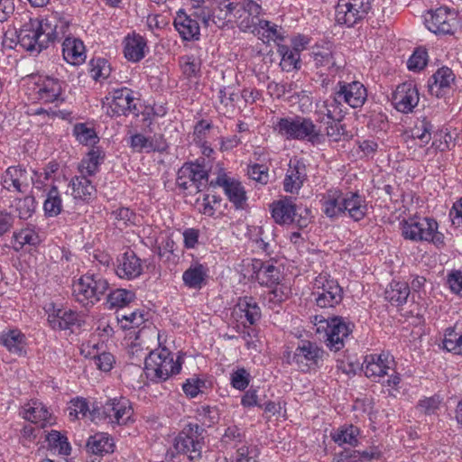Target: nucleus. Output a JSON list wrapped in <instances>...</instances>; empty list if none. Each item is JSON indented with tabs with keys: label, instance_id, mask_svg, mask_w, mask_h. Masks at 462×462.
<instances>
[{
	"label": "nucleus",
	"instance_id": "nucleus-1",
	"mask_svg": "<svg viewBox=\"0 0 462 462\" xmlns=\"http://www.w3.org/2000/svg\"><path fill=\"white\" fill-rule=\"evenodd\" d=\"M69 25L70 21L59 13L42 18H30L15 32L17 43L27 51L40 53L50 44L62 40Z\"/></svg>",
	"mask_w": 462,
	"mask_h": 462
},
{
	"label": "nucleus",
	"instance_id": "nucleus-2",
	"mask_svg": "<svg viewBox=\"0 0 462 462\" xmlns=\"http://www.w3.org/2000/svg\"><path fill=\"white\" fill-rule=\"evenodd\" d=\"M333 43L321 40L312 47L310 57L319 80L323 88L328 89L337 76L345 69L346 62L338 59V54L333 50Z\"/></svg>",
	"mask_w": 462,
	"mask_h": 462
},
{
	"label": "nucleus",
	"instance_id": "nucleus-3",
	"mask_svg": "<svg viewBox=\"0 0 462 462\" xmlns=\"http://www.w3.org/2000/svg\"><path fill=\"white\" fill-rule=\"evenodd\" d=\"M274 131L287 140H307L320 144L325 137L310 118L303 116L282 117L273 125Z\"/></svg>",
	"mask_w": 462,
	"mask_h": 462
},
{
	"label": "nucleus",
	"instance_id": "nucleus-4",
	"mask_svg": "<svg viewBox=\"0 0 462 462\" xmlns=\"http://www.w3.org/2000/svg\"><path fill=\"white\" fill-rule=\"evenodd\" d=\"M180 363L173 360L171 353L166 347L151 351L144 361V373L152 382L166 381L171 374H179Z\"/></svg>",
	"mask_w": 462,
	"mask_h": 462
},
{
	"label": "nucleus",
	"instance_id": "nucleus-5",
	"mask_svg": "<svg viewBox=\"0 0 462 462\" xmlns=\"http://www.w3.org/2000/svg\"><path fill=\"white\" fill-rule=\"evenodd\" d=\"M109 288L108 282L97 273H86L72 284V296L88 307L99 301Z\"/></svg>",
	"mask_w": 462,
	"mask_h": 462
},
{
	"label": "nucleus",
	"instance_id": "nucleus-6",
	"mask_svg": "<svg viewBox=\"0 0 462 462\" xmlns=\"http://www.w3.org/2000/svg\"><path fill=\"white\" fill-rule=\"evenodd\" d=\"M270 208L273 218L279 225L295 224L298 227L303 228L310 223V210L296 205L291 197L274 201Z\"/></svg>",
	"mask_w": 462,
	"mask_h": 462
},
{
	"label": "nucleus",
	"instance_id": "nucleus-7",
	"mask_svg": "<svg viewBox=\"0 0 462 462\" xmlns=\"http://www.w3.org/2000/svg\"><path fill=\"white\" fill-rule=\"evenodd\" d=\"M205 430L197 423H189L174 439L173 448L179 454L187 455L189 460L201 457Z\"/></svg>",
	"mask_w": 462,
	"mask_h": 462
},
{
	"label": "nucleus",
	"instance_id": "nucleus-8",
	"mask_svg": "<svg viewBox=\"0 0 462 462\" xmlns=\"http://www.w3.org/2000/svg\"><path fill=\"white\" fill-rule=\"evenodd\" d=\"M312 295L317 306L332 308L342 301L343 289L328 273H321L313 281Z\"/></svg>",
	"mask_w": 462,
	"mask_h": 462
},
{
	"label": "nucleus",
	"instance_id": "nucleus-9",
	"mask_svg": "<svg viewBox=\"0 0 462 462\" xmlns=\"http://www.w3.org/2000/svg\"><path fill=\"white\" fill-rule=\"evenodd\" d=\"M130 402L125 398H114L106 401L105 404L93 407L89 412L91 420H108L109 423L117 425L126 424L133 415Z\"/></svg>",
	"mask_w": 462,
	"mask_h": 462
},
{
	"label": "nucleus",
	"instance_id": "nucleus-10",
	"mask_svg": "<svg viewBox=\"0 0 462 462\" xmlns=\"http://www.w3.org/2000/svg\"><path fill=\"white\" fill-rule=\"evenodd\" d=\"M324 355L325 351L315 342L301 340L292 355L288 353L287 363L295 365L299 370L307 373L319 366V362L322 361Z\"/></svg>",
	"mask_w": 462,
	"mask_h": 462
},
{
	"label": "nucleus",
	"instance_id": "nucleus-11",
	"mask_svg": "<svg viewBox=\"0 0 462 462\" xmlns=\"http://www.w3.org/2000/svg\"><path fill=\"white\" fill-rule=\"evenodd\" d=\"M371 9L370 0H338L335 8V20L347 27L362 20Z\"/></svg>",
	"mask_w": 462,
	"mask_h": 462
},
{
	"label": "nucleus",
	"instance_id": "nucleus-12",
	"mask_svg": "<svg viewBox=\"0 0 462 462\" xmlns=\"http://www.w3.org/2000/svg\"><path fill=\"white\" fill-rule=\"evenodd\" d=\"M176 182L184 190L193 186L200 192L208 184V171L198 162H186L179 169Z\"/></svg>",
	"mask_w": 462,
	"mask_h": 462
},
{
	"label": "nucleus",
	"instance_id": "nucleus-13",
	"mask_svg": "<svg viewBox=\"0 0 462 462\" xmlns=\"http://www.w3.org/2000/svg\"><path fill=\"white\" fill-rule=\"evenodd\" d=\"M325 322L326 345L331 351L337 352L345 346V341L353 332L355 325L340 316L328 318Z\"/></svg>",
	"mask_w": 462,
	"mask_h": 462
},
{
	"label": "nucleus",
	"instance_id": "nucleus-14",
	"mask_svg": "<svg viewBox=\"0 0 462 462\" xmlns=\"http://www.w3.org/2000/svg\"><path fill=\"white\" fill-rule=\"evenodd\" d=\"M457 18L456 11L447 7H439L429 13V17L425 19V24L435 34L452 35L457 29Z\"/></svg>",
	"mask_w": 462,
	"mask_h": 462
},
{
	"label": "nucleus",
	"instance_id": "nucleus-15",
	"mask_svg": "<svg viewBox=\"0 0 462 462\" xmlns=\"http://www.w3.org/2000/svg\"><path fill=\"white\" fill-rule=\"evenodd\" d=\"M210 187H221L224 189L228 200L236 208H244L247 196L242 183L234 178L229 177L224 169H220L216 180L209 182Z\"/></svg>",
	"mask_w": 462,
	"mask_h": 462
},
{
	"label": "nucleus",
	"instance_id": "nucleus-16",
	"mask_svg": "<svg viewBox=\"0 0 462 462\" xmlns=\"http://www.w3.org/2000/svg\"><path fill=\"white\" fill-rule=\"evenodd\" d=\"M436 220L430 217H412L402 223V235L405 239L422 241L431 238Z\"/></svg>",
	"mask_w": 462,
	"mask_h": 462
},
{
	"label": "nucleus",
	"instance_id": "nucleus-17",
	"mask_svg": "<svg viewBox=\"0 0 462 462\" xmlns=\"http://www.w3.org/2000/svg\"><path fill=\"white\" fill-rule=\"evenodd\" d=\"M111 102L106 114L110 116H127L134 114L137 116V107L134 103L133 91L127 88L115 89L111 93Z\"/></svg>",
	"mask_w": 462,
	"mask_h": 462
},
{
	"label": "nucleus",
	"instance_id": "nucleus-18",
	"mask_svg": "<svg viewBox=\"0 0 462 462\" xmlns=\"http://www.w3.org/2000/svg\"><path fill=\"white\" fill-rule=\"evenodd\" d=\"M419 92L411 81L400 84L392 96L394 107L404 114L410 113L419 103Z\"/></svg>",
	"mask_w": 462,
	"mask_h": 462
},
{
	"label": "nucleus",
	"instance_id": "nucleus-19",
	"mask_svg": "<svg viewBox=\"0 0 462 462\" xmlns=\"http://www.w3.org/2000/svg\"><path fill=\"white\" fill-rule=\"evenodd\" d=\"M335 91L337 97L353 108L361 107L367 98L366 88L359 81L347 83L340 80Z\"/></svg>",
	"mask_w": 462,
	"mask_h": 462
},
{
	"label": "nucleus",
	"instance_id": "nucleus-20",
	"mask_svg": "<svg viewBox=\"0 0 462 462\" xmlns=\"http://www.w3.org/2000/svg\"><path fill=\"white\" fill-rule=\"evenodd\" d=\"M393 359L388 354H372L365 356L363 369L366 377L374 382L381 383V379L388 374L389 370H393L390 364Z\"/></svg>",
	"mask_w": 462,
	"mask_h": 462
},
{
	"label": "nucleus",
	"instance_id": "nucleus-21",
	"mask_svg": "<svg viewBox=\"0 0 462 462\" xmlns=\"http://www.w3.org/2000/svg\"><path fill=\"white\" fill-rule=\"evenodd\" d=\"M116 273L121 279H135L143 273L142 260L134 251H126L117 259Z\"/></svg>",
	"mask_w": 462,
	"mask_h": 462
},
{
	"label": "nucleus",
	"instance_id": "nucleus-22",
	"mask_svg": "<svg viewBox=\"0 0 462 462\" xmlns=\"http://www.w3.org/2000/svg\"><path fill=\"white\" fill-rule=\"evenodd\" d=\"M252 277L261 285L273 287L278 285L281 279V272L278 267L270 263H264L261 260H253Z\"/></svg>",
	"mask_w": 462,
	"mask_h": 462
},
{
	"label": "nucleus",
	"instance_id": "nucleus-23",
	"mask_svg": "<svg viewBox=\"0 0 462 462\" xmlns=\"http://www.w3.org/2000/svg\"><path fill=\"white\" fill-rule=\"evenodd\" d=\"M307 179L305 163L299 160L291 161L283 180V189L286 192H298Z\"/></svg>",
	"mask_w": 462,
	"mask_h": 462
},
{
	"label": "nucleus",
	"instance_id": "nucleus-24",
	"mask_svg": "<svg viewBox=\"0 0 462 462\" xmlns=\"http://www.w3.org/2000/svg\"><path fill=\"white\" fill-rule=\"evenodd\" d=\"M455 75L448 67L439 68L429 79L428 88L430 95L442 97L451 88Z\"/></svg>",
	"mask_w": 462,
	"mask_h": 462
},
{
	"label": "nucleus",
	"instance_id": "nucleus-25",
	"mask_svg": "<svg viewBox=\"0 0 462 462\" xmlns=\"http://www.w3.org/2000/svg\"><path fill=\"white\" fill-rule=\"evenodd\" d=\"M62 55L64 60L71 65H79L86 60L85 46L83 42L78 38L71 37L69 30L62 37Z\"/></svg>",
	"mask_w": 462,
	"mask_h": 462
},
{
	"label": "nucleus",
	"instance_id": "nucleus-26",
	"mask_svg": "<svg viewBox=\"0 0 462 462\" xmlns=\"http://www.w3.org/2000/svg\"><path fill=\"white\" fill-rule=\"evenodd\" d=\"M367 204L365 197L357 191H347L345 193L343 204V215H347L354 221L362 220L367 214Z\"/></svg>",
	"mask_w": 462,
	"mask_h": 462
},
{
	"label": "nucleus",
	"instance_id": "nucleus-27",
	"mask_svg": "<svg viewBox=\"0 0 462 462\" xmlns=\"http://www.w3.org/2000/svg\"><path fill=\"white\" fill-rule=\"evenodd\" d=\"M48 322L53 329L65 330L80 327L81 316L71 310L57 309L48 315Z\"/></svg>",
	"mask_w": 462,
	"mask_h": 462
},
{
	"label": "nucleus",
	"instance_id": "nucleus-28",
	"mask_svg": "<svg viewBox=\"0 0 462 462\" xmlns=\"http://www.w3.org/2000/svg\"><path fill=\"white\" fill-rule=\"evenodd\" d=\"M345 193L337 188L329 189L320 200L322 211L329 218L338 217L343 215V204Z\"/></svg>",
	"mask_w": 462,
	"mask_h": 462
},
{
	"label": "nucleus",
	"instance_id": "nucleus-29",
	"mask_svg": "<svg viewBox=\"0 0 462 462\" xmlns=\"http://www.w3.org/2000/svg\"><path fill=\"white\" fill-rule=\"evenodd\" d=\"M124 54L127 60L138 62L145 56L147 41L142 35L133 32L124 39Z\"/></svg>",
	"mask_w": 462,
	"mask_h": 462
},
{
	"label": "nucleus",
	"instance_id": "nucleus-30",
	"mask_svg": "<svg viewBox=\"0 0 462 462\" xmlns=\"http://www.w3.org/2000/svg\"><path fill=\"white\" fill-rule=\"evenodd\" d=\"M36 85L38 98L44 103L59 100L63 90V82L51 77L40 79Z\"/></svg>",
	"mask_w": 462,
	"mask_h": 462
},
{
	"label": "nucleus",
	"instance_id": "nucleus-31",
	"mask_svg": "<svg viewBox=\"0 0 462 462\" xmlns=\"http://www.w3.org/2000/svg\"><path fill=\"white\" fill-rule=\"evenodd\" d=\"M208 268L199 262L192 263L183 273L182 281L189 289L200 290L207 283Z\"/></svg>",
	"mask_w": 462,
	"mask_h": 462
},
{
	"label": "nucleus",
	"instance_id": "nucleus-32",
	"mask_svg": "<svg viewBox=\"0 0 462 462\" xmlns=\"http://www.w3.org/2000/svg\"><path fill=\"white\" fill-rule=\"evenodd\" d=\"M86 449L91 455L103 457L114 452L115 442L107 433L98 432L88 439Z\"/></svg>",
	"mask_w": 462,
	"mask_h": 462
},
{
	"label": "nucleus",
	"instance_id": "nucleus-33",
	"mask_svg": "<svg viewBox=\"0 0 462 462\" xmlns=\"http://www.w3.org/2000/svg\"><path fill=\"white\" fill-rule=\"evenodd\" d=\"M23 419L32 423H41L43 428L50 423L51 414L47 408L38 401H31L26 403L21 411Z\"/></svg>",
	"mask_w": 462,
	"mask_h": 462
},
{
	"label": "nucleus",
	"instance_id": "nucleus-34",
	"mask_svg": "<svg viewBox=\"0 0 462 462\" xmlns=\"http://www.w3.org/2000/svg\"><path fill=\"white\" fill-rule=\"evenodd\" d=\"M69 186L72 189L71 195L75 199L88 202L96 194V189L87 178V174L73 177Z\"/></svg>",
	"mask_w": 462,
	"mask_h": 462
},
{
	"label": "nucleus",
	"instance_id": "nucleus-35",
	"mask_svg": "<svg viewBox=\"0 0 462 462\" xmlns=\"http://www.w3.org/2000/svg\"><path fill=\"white\" fill-rule=\"evenodd\" d=\"M174 26L183 40H193L199 35V23L183 13L178 14Z\"/></svg>",
	"mask_w": 462,
	"mask_h": 462
},
{
	"label": "nucleus",
	"instance_id": "nucleus-36",
	"mask_svg": "<svg viewBox=\"0 0 462 462\" xmlns=\"http://www.w3.org/2000/svg\"><path fill=\"white\" fill-rule=\"evenodd\" d=\"M442 344L447 351L462 355V323L457 322L446 329Z\"/></svg>",
	"mask_w": 462,
	"mask_h": 462
},
{
	"label": "nucleus",
	"instance_id": "nucleus-37",
	"mask_svg": "<svg viewBox=\"0 0 462 462\" xmlns=\"http://www.w3.org/2000/svg\"><path fill=\"white\" fill-rule=\"evenodd\" d=\"M27 179V171L21 167H9L3 177V186L10 189L14 187L19 192H24L23 186ZM27 187V184H25Z\"/></svg>",
	"mask_w": 462,
	"mask_h": 462
},
{
	"label": "nucleus",
	"instance_id": "nucleus-38",
	"mask_svg": "<svg viewBox=\"0 0 462 462\" xmlns=\"http://www.w3.org/2000/svg\"><path fill=\"white\" fill-rule=\"evenodd\" d=\"M44 214L48 217H54L62 211V199L58 187L51 185L47 190L46 199L43 202Z\"/></svg>",
	"mask_w": 462,
	"mask_h": 462
},
{
	"label": "nucleus",
	"instance_id": "nucleus-39",
	"mask_svg": "<svg viewBox=\"0 0 462 462\" xmlns=\"http://www.w3.org/2000/svg\"><path fill=\"white\" fill-rule=\"evenodd\" d=\"M384 294L388 301L400 306L406 302L410 294V287L407 282L393 281L390 283Z\"/></svg>",
	"mask_w": 462,
	"mask_h": 462
},
{
	"label": "nucleus",
	"instance_id": "nucleus-40",
	"mask_svg": "<svg viewBox=\"0 0 462 462\" xmlns=\"http://www.w3.org/2000/svg\"><path fill=\"white\" fill-rule=\"evenodd\" d=\"M0 342L11 352L16 355L25 353V336L19 330H10L3 333L0 337Z\"/></svg>",
	"mask_w": 462,
	"mask_h": 462
},
{
	"label": "nucleus",
	"instance_id": "nucleus-41",
	"mask_svg": "<svg viewBox=\"0 0 462 462\" xmlns=\"http://www.w3.org/2000/svg\"><path fill=\"white\" fill-rule=\"evenodd\" d=\"M236 311L244 313L245 319L250 325H254L261 318V310L253 297H244L239 299L236 307Z\"/></svg>",
	"mask_w": 462,
	"mask_h": 462
},
{
	"label": "nucleus",
	"instance_id": "nucleus-42",
	"mask_svg": "<svg viewBox=\"0 0 462 462\" xmlns=\"http://www.w3.org/2000/svg\"><path fill=\"white\" fill-rule=\"evenodd\" d=\"M105 154L98 147L92 148L88 157L81 162V173L88 176L94 175L102 163Z\"/></svg>",
	"mask_w": 462,
	"mask_h": 462
},
{
	"label": "nucleus",
	"instance_id": "nucleus-43",
	"mask_svg": "<svg viewBox=\"0 0 462 462\" xmlns=\"http://www.w3.org/2000/svg\"><path fill=\"white\" fill-rule=\"evenodd\" d=\"M278 52L282 56L280 65L282 70L289 72L299 69L300 52L297 49H291L287 45H281L278 48Z\"/></svg>",
	"mask_w": 462,
	"mask_h": 462
},
{
	"label": "nucleus",
	"instance_id": "nucleus-44",
	"mask_svg": "<svg viewBox=\"0 0 462 462\" xmlns=\"http://www.w3.org/2000/svg\"><path fill=\"white\" fill-rule=\"evenodd\" d=\"M358 434L359 430L353 425H349L347 427H341L338 429L337 431L331 434V438L340 446L343 444H349L350 446L355 447L358 443Z\"/></svg>",
	"mask_w": 462,
	"mask_h": 462
},
{
	"label": "nucleus",
	"instance_id": "nucleus-45",
	"mask_svg": "<svg viewBox=\"0 0 462 462\" xmlns=\"http://www.w3.org/2000/svg\"><path fill=\"white\" fill-rule=\"evenodd\" d=\"M326 135L333 142L347 140L352 134L346 129V125L342 124V120H328L326 122Z\"/></svg>",
	"mask_w": 462,
	"mask_h": 462
},
{
	"label": "nucleus",
	"instance_id": "nucleus-46",
	"mask_svg": "<svg viewBox=\"0 0 462 462\" xmlns=\"http://www.w3.org/2000/svg\"><path fill=\"white\" fill-rule=\"evenodd\" d=\"M130 147L138 152L143 151H163L165 149V145L155 144L152 139L142 134H135L130 137Z\"/></svg>",
	"mask_w": 462,
	"mask_h": 462
},
{
	"label": "nucleus",
	"instance_id": "nucleus-47",
	"mask_svg": "<svg viewBox=\"0 0 462 462\" xmlns=\"http://www.w3.org/2000/svg\"><path fill=\"white\" fill-rule=\"evenodd\" d=\"M39 243L38 235L32 229H23L13 236L12 247L18 252L25 245H35Z\"/></svg>",
	"mask_w": 462,
	"mask_h": 462
},
{
	"label": "nucleus",
	"instance_id": "nucleus-48",
	"mask_svg": "<svg viewBox=\"0 0 462 462\" xmlns=\"http://www.w3.org/2000/svg\"><path fill=\"white\" fill-rule=\"evenodd\" d=\"M342 100L340 97H337L336 95V91L334 92V96L323 103L324 111L323 114L328 117V120H343L344 113L342 109Z\"/></svg>",
	"mask_w": 462,
	"mask_h": 462
},
{
	"label": "nucleus",
	"instance_id": "nucleus-49",
	"mask_svg": "<svg viewBox=\"0 0 462 462\" xmlns=\"http://www.w3.org/2000/svg\"><path fill=\"white\" fill-rule=\"evenodd\" d=\"M432 129V124L426 118H423L415 123L411 130V134L413 139H419L421 142L420 146H423L430 141Z\"/></svg>",
	"mask_w": 462,
	"mask_h": 462
},
{
	"label": "nucleus",
	"instance_id": "nucleus-50",
	"mask_svg": "<svg viewBox=\"0 0 462 462\" xmlns=\"http://www.w3.org/2000/svg\"><path fill=\"white\" fill-rule=\"evenodd\" d=\"M134 299V293L125 289H116L107 295L109 309L125 307Z\"/></svg>",
	"mask_w": 462,
	"mask_h": 462
},
{
	"label": "nucleus",
	"instance_id": "nucleus-51",
	"mask_svg": "<svg viewBox=\"0 0 462 462\" xmlns=\"http://www.w3.org/2000/svg\"><path fill=\"white\" fill-rule=\"evenodd\" d=\"M183 74L187 78L197 77L200 73V61L194 56L185 55L179 59Z\"/></svg>",
	"mask_w": 462,
	"mask_h": 462
},
{
	"label": "nucleus",
	"instance_id": "nucleus-52",
	"mask_svg": "<svg viewBox=\"0 0 462 462\" xmlns=\"http://www.w3.org/2000/svg\"><path fill=\"white\" fill-rule=\"evenodd\" d=\"M73 132L77 140L85 145L93 144L98 139L95 130L87 127L84 124H77L74 126Z\"/></svg>",
	"mask_w": 462,
	"mask_h": 462
},
{
	"label": "nucleus",
	"instance_id": "nucleus-53",
	"mask_svg": "<svg viewBox=\"0 0 462 462\" xmlns=\"http://www.w3.org/2000/svg\"><path fill=\"white\" fill-rule=\"evenodd\" d=\"M49 445L54 448H59V452L64 455H69L70 452V446L65 436L61 435L57 430H51L46 437Z\"/></svg>",
	"mask_w": 462,
	"mask_h": 462
},
{
	"label": "nucleus",
	"instance_id": "nucleus-54",
	"mask_svg": "<svg viewBox=\"0 0 462 462\" xmlns=\"http://www.w3.org/2000/svg\"><path fill=\"white\" fill-rule=\"evenodd\" d=\"M36 202L33 196H26L16 202V210L21 219H28L35 211Z\"/></svg>",
	"mask_w": 462,
	"mask_h": 462
},
{
	"label": "nucleus",
	"instance_id": "nucleus-55",
	"mask_svg": "<svg viewBox=\"0 0 462 462\" xmlns=\"http://www.w3.org/2000/svg\"><path fill=\"white\" fill-rule=\"evenodd\" d=\"M197 412L201 423L208 427L217 423L219 420V412L217 407L201 406Z\"/></svg>",
	"mask_w": 462,
	"mask_h": 462
},
{
	"label": "nucleus",
	"instance_id": "nucleus-56",
	"mask_svg": "<svg viewBox=\"0 0 462 462\" xmlns=\"http://www.w3.org/2000/svg\"><path fill=\"white\" fill-rule=\"evenodd\" d=\"M428 62V53L426 49L418 48L414 51L413 54L410 57L407 62L410 70H420Z\"/></svg>",
	"mask_w": 462,
	"mask_h": 462
},
{
	"label": "nucleus",
	"instance_id": "nucleus-57",
	"mask_svg": "<svg viewBox=\"0 0 462 462\" xmlns=\"http://www.w3.org/2000/svg\"><path fill=\"white\" fill-rule=\"evenodd\" d=\"M250 374L245 368H238L231 374V384L234 388L243 391L250 383Z\"/></svg>",
	"mask_w": 462,
	"mask_h": 462
},
{
	"label": "nucleus",
	"instance_id": "nucleus-58",
	"mask_svg": "<svg viewBox=\"0 0 462 462\" xmlns=\"http://www.w3.org/2000/svg\"><path fill=\"white\" fill-rule=\"evenodd\" d=\"M91 64V73L92 77L97 80L100 78L106 79L110 74V67L107 63V60L105 59H97L92 60L90 61Z\"/></svg>",
	"mask_w": 462,
	"mask_h": 462
},
{
	"label": "nucleus",
	"instance_id": "nucleus-59",
	"mask_svg": "<svg viewBox=\"0 0 462 462\" xmlns=\"http://www.w3.org/2000/svg\"><path fill=\"white\" fill-rule=\"evenodd\" d=\"M248 176L256 182L264 185L269 180L268 168L265 165L255 163L249 167Z\"/></svg>",
	"mask_w": 462,
	"mask_h": 462
},
{
	"label": "nucleus",
	"instance_id": "nucleus-60",
	"mask_svg": "<svg viewBox=\"0 0 462 462\" xmlns=\"http://www.w3.org/2000/svg\"><path fill=\"white\" fill-rule=\"evenodd\" d=\"M95 365L101 371L109 372L115 364V357L111 353L103 352L93 357Z\"/></svg>",
	"mask_w": 462,
	"mask_h": 462
},
{
	"label": "nucleus",
	"instance_id": "nucleus-61",
	"mask_svg": "<svg viewBox=\"0 0 462 462\" xmlns=\"http://www.w3.org/2000/svg\"><path fill=\"white\" fill-rule=\"evenodd\" d=\"M69 410V417L79 419V415L85 417L89 411L88 402L84 399H76L71 401Z\"/></svg>",
	"mask_w": 462,
	"mask_h": 462
},
{
	"label": "nucleus",
	"instance_id": "nucleus-62",
	"mask_svg": "<svg viewBox=\"0 0 462 462\" xmlns=\"http://www.w3.org/2000/svg\"><path fill=\"white\" fill-rule=\"evenodd\" d=\"M439 398L438 396H432L420 401L418 407L425 414H433L439 409Z\"/></svg>",
	"mask_w": 462,
	"mask_h": 462
},
{
	"label": "nucleus",
	"instance_id": "nucleus-63",
	"mask_svg": "<svg viewBox=\"0 0 462 462\" xmlns=\"http://www.w3.org/2000/svg\"><path fill=\"white\" fill-rule=\"evenodd\" d=\"M258 24L259 27L264 31L263 36L266 37L268 40L282 39V37L278 32L276 24H273L266 20H259Z\"/></svg>",
	"mask_w": 462,
	"mask_h": 462
},
{
	"label": "nucleus",
	"instance_id": "nucleus-64",
	"mask_svg": "<svg viewBox=\"0 0 462 462\" xmlns=\"http://www.w3.org/2000/svg\"><path fill=\"white\" fill-rule=\"evenodd\" d=\"M448 282L449 284L450 290L459 294L462 292V272L460 271H453L448 274Z\"/></svg>",
	"mask_w": 462,
	"mask_h": 462
}]
</instances>
